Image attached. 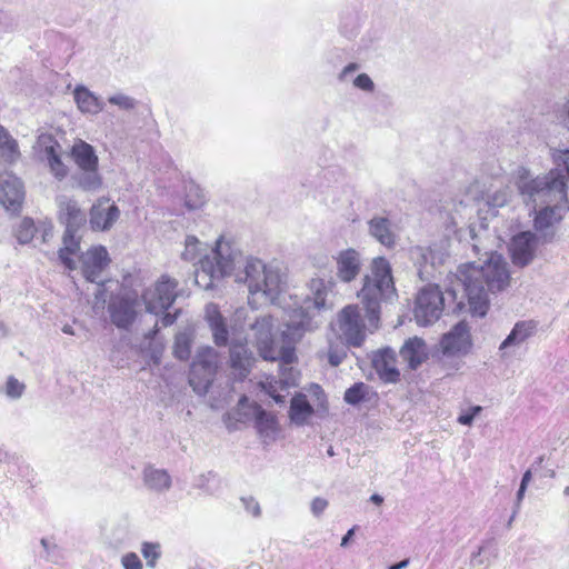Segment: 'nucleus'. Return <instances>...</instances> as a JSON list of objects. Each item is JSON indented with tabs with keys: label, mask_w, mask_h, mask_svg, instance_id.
I'll return each instance as SVG.
<instances>
[{
	"label": "nucleus",
	"mask_w": 569,
	"mask_h": 569,
	"mask_svg": "<svg viewBox=\"0 0 569 569\" xmlns=\"http://www.w3.org/2000/svg\"><path fill=\"white\" fill-rule=\"evenodd\" d=\"M355 530H356V528L353 527L347 531V533L341 539V543H340L341 547H347L349 545L352 536L355 535Z\"/></svg>",
	"instance_id": "51"
},
{
	"label": "nucleus",
	"mask_w": 569,
	"mask_h": 569,
	"mask_svg": "<svg viewBox=\"0 0 569 569\" xmlns=\"http://www.w3.org/2000/svg\"><path fill=\"white\" fill-rule=\"evenodd\" d=\"M262 388L277 403L284 402V396L280 395L279 391L287 390L288 388L281 386L280 379L266 381L262 383Z\"/></svg>",
	"instance_id": "36"
},
{
	"label": "nucleus",
	"mask_w": 569,
	"mask_h": 569,
	"mask_svg": "<svg viewBox=\"0 0 569 569\" xmlns=\"http://www.w3.org/2000/svg\"><path fill=\"white\" fill-rule=\"evenodd\" d=\"M123 569H143L142 561L136 552H127L121 557Z\"/></svg>",
	"instance_id": "39"
},
{
	"label": "nucleus",
	"mask_w": 569,
	"mask_h": 569,
	"mask_svg": "<svg viewBox=\"0 0 569 569\" xmlns=\"http://www.w3.org/2000/svg\"><path fill=\"white\" fill-rule=\"evenodd\" d=\"M24 199L23 184L11 173L0 176V202L8 210L17 211Z\"/></svg>",
	"instance_id": "17"
},
{
	"label": "nucleus",
	"mask_w": 569,
	"mask_h": 569,
	"mask_svg": "<svg viewBox=\"0 0 569 569\" xmlns=\"http://www.w3.org/2000/svg\"><path fill=\"white\" fill-rule=\"evenodd\" d=\"M567 114H568V119H569V101H568V111H567Z\"/></svg>",
	"instance_id": "64"
},
{
	"label": "nucleus",
	"mask_w": 569,
	"mask_h": 569,
	"mask_svg": "<svg viewBox=\"0 0 569 569\" xmlns=\"http://www.w3.org/2000/svg\"><path fill=\"white\" fill-rule=\"evenodd\" d=\"M139 303L136 298L113 297L108 306V312L112 323L121 329H127L137 317Z\"/></svg>",
	"instance_id": "16"
},
{
	"label": "nucleus",
	"mask_w": 569,
	"mask_h": 569,
	"mask_svg": "<svg viewBox=\"0 0 569 569\" xmlns=\"http://www.w3.org/2000/svg\"><path fill=\"white\" fill-rule=\"evenodd\" d=\"M218 366L217 352L211 347L198 350L189 372V383L198 395H206L213 381Z\"/></svg>",
	"instance_id": "7"
},
{
	"label": "nucleus",
	"mask_w": 569,
	"mask_h": 569,
	"mask_svg": "<svg viewBox=\"0 0 569 569\" xmlns=\"http://www.w3.org/2000/svg\"><path fill=\"white\" fill-rule=\"evenodd\" d=\"M328 506H329V502L327 499H325L322 497H316L312 499V501L310 503L311 513L318 518L325 512V510L328 508Z\"/></svg>",
	"instance_id": "41"
},
{
	"label": "nucleus",
	"mask_w": 569,
	"mask_h": 569,
	"mask_svg": "<svg viewBox=\"0 0 569 569\" xmlns=\"http://www.w3.org/2000/svg\"><path fill=\"white\" fill-rule=\"evenodd\" d=\"M59 149L60 144L57 141H52L50 146L46 147L44 151L51 172L58 179H62L68 174V167L62 162L59 154Z\"/></svg>",
	"instance_id": "29"
},
{
	"label": "nucleus",
	"mask_w": 569,
	"mask_h": 569,
	"mask_svg": "<svg viewBox=\"0 0 569 569\" xmlns=\"http://www.w3.org/2000/svg\"><path fill=\"white\" fill-rule=\"evenodd\" d=\"M409 565V559L401 560L398 563L391 565L388 567V569H405Z\"/></svg>",
	"instance_id": "54"
},
{
	"label": "nucleus",
	"mask_w": 569,
	"mask_h": 569,
	"mask_svg": "<svg viewBox=\"0 0 569 569\" xmlns=\"http://www.w3.org/2000/svg\"><path fill=\"white\" fill-rule=\"evenodd\" d=\"M327 453H328V456L333 457V456H335L333 448H332V447H330V448L327 450Z\"/></svg>",
	"instance_id": "61"
},
{
	"label": "nucleus",
	"mask_w": 569,
	"mask_h": 569,
	"mask_svg": "<svg viewBox=\"0 0 569 569\" xmlns=\"http://www.w3.org/2000/svg\"><path fill=\"white\" fill-rule=\"evenodd\" d=\"M482 411L481 406H473L469 409V412L472 415L473 418H476L477 415H479Z\"/></svg>",
	"instance_id": "56"
},
{
	"label": "nucleus",
	"mask_w": 569,
	"mask_h": 569,
	"mask_svg": "<svg viewBox=\"0 0 569 569\" xmlns=\"http://www.w3.org/2000/svg\"><path fill=\"white\" fill-rule=\"evenodd\" d=\"M70 154L76 164L86 172L80 179V186L89 191L99 189L102 180L98 174L99 160L93 147L79 139L73 143Z\"/></svg>",
	"instance_id": "9"
},
{
	"label": "nucleus",
	"mask_w": 569,
	"mask_h": 569,
	"mask_svg": "<svg viewBox=\"0 0 569 569\" xmlns=\"http://www.w3.org/2000/svg\"><path fill=\"white\" fill-rule=\"evenodd\" d=\"M339 331L346 343L360 347L366 338L365 325L357 306L345 307L338 317Z\"/></svg>",
	"instance_id": "11"
},
{
	"label": "nucleus",
	"mask_w": 569,
	"mask_h": 569,
	"mask_svg": "<svg viewBox=\"0 0 569 569\" xmlns=\"http://www.w3.org/2000/svg\"><path fill=\"white\" fill-rule=\"evenodd\" d=\"M110 103L112 104H117L123 109H132L134 108L136 106V102L132 98L130 97H127V96H116V97H111L109 99Z\"/></svg>",
	"instance_id": "44"
},
{
	"label": "nucleus",
	"mask_w": 569,
	"mask_h": 569,
	"mask_svg": "<svg viewBox=\"0 0 569 569\" xmlns=\"http://www.w3.org/2000/svg\"><path fill=\"white\" fill-rule=\"evenodd\" d=\"M58 258L69 270L77 268L76 259H78L83 277L94 283L102 282L101 272L110 262L108 251H58Z\"/></svg>",
	"instance_id": "6"
},
{
	"label": "nucleus",
	"mask_w": 569,
	"mask_h": 569,
	"mask_svg": "<svg viewBox=\"0 0 569 569\" xmlns=\"http://www.w3.org/2000/svg\"><path fill=\"white\" fill-rule=\"evenodd\" d=\"M399 355L411 370H416L428 359V348L423 339L413 337L405 341Z\"/></svg>",
	"instance_id": "21"
},
{
	"label": "nucleus",
	"mask_w": 569,
	"mask_h": 569,
	"mask_svg": "<svg viewBox=\"0 0 569 569\" xmlns=\"http://www.w3.org/2000/svg\"><path fill=\"white\" fill-rule=\"evenodd\" d=\"M370 232L382 246L391 247L395 243V234L390 230V223L386 218H375L370 221Z\"/></svg>",
	"instance_id": "28"
},
{
	"label": "nucleus",
	"mask_w": 569,
	"mask_h": 569,
	"mask_svg": "<svg viewBox=\"0 0 569 569\" xmlns=\"http://www.w3.org/2000/svg\"><path fill=\"white\" fill-rule=\"evenodd\" d=\"M120 217V209L109 198H99L91 207L89 222L92 230L107 231L112 228Z\"/></svg>",
	"instance_id": "15"
},
{
	"label": "nucleus",
	"mask_w": 569,
	"mask_h": 569,
	"mask_svg": "<svg viewBox=\"0 0 569 569\" xmlns=\"http://www.w3.org/2000/svg\"><path fill=\"white\" fill-rule=\"evenodd\" d=\"M143 485L151 491L162 493L172 486V478L166 469L146 466L142 470Z\"/></svg>",
	"instance_id": "23"
},
{
	"label": "nucleus",
	"mask_w": 569,
	"mask_h": 569,
	"mask_svg": "<svg viewBox=\"0 0 569 569\" xmlns=\"http://www.w3.org/2000/svg\"><path fill=\"white\" fill-rule=\"evenodd\" d=\"M178 311L174 313L166 312L163 317L159 320L162 327H169L173 325L177 320Z\"/></svg>",
	"instance_id": "48"
},
{
	"label": "nucleus",
	"mask_w": 569,
	"mask_h": 569,
	"mask_svg": "<svg viewBox=\"0 0 569 569\" xmlns=\"http://www.w3.org/2000/svg\"><path fill=\"white\" fill-rule=\"evenodd\" d=\"M538 327L539 322L533 319L517 321L512 327L510 333L499 346L501 357H505L507 355V350L509 348L519 347L529 339H531L532 337H535L538 332Z\"/></svg>",
	"instance_id": "19"
},
{
	"label": "nucleus",
	"mask_w": 569,
	"mask_h": 569,
	"mask_svg": "<svg viewBox=\"0 0 569 569\" xmlns=\"http://www.w3.org/2000/svg\"><path fill=\"white\" fill-rule=\"evenodd\" d=\"M122 531H123V536L119 539V541H123L127 538V536H128V527L123 526Z\"/></svg>",
	"instance_id": "59"
},
{
	"label": "nucleus",
	"mask_w": 569,
	"mask_h": 569,
	"mask_svg": "<svg viewBox=\"0 0 569 569\" xmlns=\"http://www.w3.org/2000/svg\"><path fill=\"white\" fill-rule=\"evenodd\" d=\"M141 553L147 561V566L154 568L161 557V546L159 542L144 541L141 545Z\"/></svg>",
	"instance_id": "31"
},
{
	"label": "nucleus",
	"mask_w": 569,
	"mask_h": 569,
	"mask_svg": "<svg viewBox=\"0 0 569 569\" xmlns=\"http://www.w3.org/2000/svg\"><path fill=\"white\" fill-rule=\"evenodd\" d=\"M256 428L260 436L270 437L277 430V420L272 415L259 409L256 415Z\"/></svg>",
	"instance_id": "30"
},
{
	"label": "nucleus",
	"mask_w": 569,
	"mask_h": 569,
	"mask_svg": "<svg viewBox=\"0 0 569 569\" xmlns=\"http://www.w3.org/2000/svg\"><path fill=\"white\" fill-rule=\"evenodd\" d=\"M310 289L313 298L307 299L305 306L292 311L286 329L282 331L283 346L280 348L274 341V319L271 315H263L250 325L252 342L260 357L267 361L282 360L284 363H292L296 360L295 343L299 341L306 331L313 330L316 311L326 307V286L320 279H312Z\"/></svg>",
	"instance_id": "2"
},
{
	"label": "nucleus",
	"mask_w": 569,
	"mask_h": 569,
	"mask_svg": "<svg viewBox=\"0 0 569 569\" xmlns=\"http://www.w3.org/2000/svg\"><path fill=\"white\" fill-rule=\"evenodd\" d=\"M473 419L475 418L472 417V415L468 411L463 415H460L457 420L460 425L470 426L473 422Z\"/></svg>",
	"instance_id": "50"
},
{
	"label": "nucleus",
	"mask_w": 569,
	"mask_h": 569,
	"mask_svg": "<svg viewBox=\"0 0 569 569\" xmlns=\"http://www.w3.org/2000/svg\"><path fill=\"white\" fill-rule=\"evenodd\" d=\"M559 159L566 170L567 174H563V176H565V180L567 181V179L569 178V150H565L561 153V156L559 157Z\"/></svg>",
	"instance_id": "49"
},
{
	"label": "nucleus",
	"mask_w": 569,
	"mask_h": 569,
	"mask_svg": "<svg viewBox=\"0 0 569 569\" xmlns=\"http://www.w3.org/2000/svg\"><path fill=\"white\" fill-rule=\"evenodd\" d=\"M395 295L396 289L389 262L381 257L373 259L372 274L366 276L363 287L358 295L371 326H378L380 301L391 299Z\"/></svg>",
	"instance_id": "5"
},
{
	"label": "nucleus",
	"mask_w": 569,
	"mask_h": 569,
	"mask_svg": "<svg viewBox=\"0 0 569 569\" xmlns=\"http://www.w3.org/2000/svg\"><path fill=\"white\" fill-rule=\"evenodd\" d=\"M370 500L376 505H381L383 502V498L378 493L372 495Z\"/></svg>",
	"instance_id": "55"
},
{
	"label": "nucleus",
	"mask_w": 569,
	"mask_h": 569,
	"mask_svg": "<svg viewBox=\"0 0 569 569\" xmlns=\"http://www.w3.org/2000/svg\"><path fill=\"white\" fill-rule=\"evenodd\" d=\"M526 490H527V487L526 486H522L520 485L518 491H517V495H516V501H515V515H518L519 510H520V507H521V503H522V500H523V497H525V493H526Z\"/></svg>",
	"instance_id": "47"
},
{
	"label": "nucleus",
	"mask_w": 569,
	"mask_h": 569,
	"mask_svg": "<svg viewBox=\"0 0 569 569\" xmlns=\"http://www.w3.org/2000/svg\"><path fill=\"white\" fill-rule=\"evenodd\" d=\"M173 352L176 358L186 360L190 356V339L187 333L176 336Z\"/></svg>",
	"instance_id": "33"
},
{
	"label": "nucleus",
	"mask_w": 569,
	"mask_h": 569,
	"mask_svg": "<svg viewBox=\"0 0 569 569\" xmlns=\"http://www.w3.org/2000/svg\"><path fill=\"white\" fill-rule=\"evenodd\" d=\"M240 501L249 515L254 518H259L261 516V508L257 499L253 497H242Z\"/></svg>",
	"instance_id": "40"
},
{
	"label": "nucleus",
	"mask_w": 569,
	"mask_h": 569,
	"mask_svg": "<svg viewBox=\"0 0 569 569\" xmlns=\"http://www.w3.org/2000/svg\"><path fill=\"white\" fill-rule=\"evenodd\" d=\"M280 361V370H279V378L280 383L284 388H290L292 386L297 385V372L296 370L290 367L291 363H284L282 360Z\"/></svg>",
	"instance_id": "35"
},
{
	"label": "nucleus",
	"mask_w": 569,
	"mask_h": 569,
	"mask_svg": "<svg viewBox=\"0 0 569 569\" xmlns=\"http://www.w3.org/2000/svg\"><path fill=\"white\" fill-rule=\"evenodd\" d=\"M483 547H479L477 551L471 555L470 565L472 567L489 566L490 561L488 558L482 557Z\"/></svg>",
	"instance_id": "45"
},
{
	"label": "nucleus",
	"mask_w": 569,
	"mask_h": 569,
	"mask_svg": "<svg viewBox=\"0 0 569 569\" xmlns=\"http://www.w3.org/2000/svg\"><path fill=\"white\" fill-rule=\"evenodd\" d=\"M59 219L66 223L62 249H79L80 236L78 228L83 223L84 218L77 202L73 200L61 202Z\"/></svg>",
	"instance_id": "12"
},
{
	"label": "nucleus",
	"mask_w": 569,
	"mask_h": 569,
	"mask_svg": "<svg viewBox=\"0 0 569 569\" xmlns=\"http://www.w3.org/2000/svg\"><path fill=\"white\" fill-rule=\"evenodd\" d=\"M74 100L81 112L98 113L102 106L99 99L84 87H77L74 90Z\"/></svg>",
	"instance_id": "27"
},
{
	"label": "nucleus",
	"mask_w": 569,
	"mask_h": 569,
	"mask_svg": "<svg viewBox=\"0 0 569 569\" xmlns=\"http://www.w3.org/2000/svg\"><path fill=\"white\" fill-rule=\"evenodd\" d=\"M537 240V236L532 231H521L511 238V249H531Z\"/></svg>",
	"instance_id": "32"
},
{
	"label": "nucleus",
	"mask_w": 569,
	"mask_h": 569,
	"mask_svg": "<svg viewBox=\"0 0 569 569\" xmlns=\"http://www.w3.org/2000/svg\"><path fill=\"white\" fill-rule=\"evenodd\" d=\"M62 331L67 335H74L72 327L69 325L63 326Z\"/></svg>",
	"instance_id": "58"
},
{
	"label": "nucleus",
	"mask_w": 569,
	"mask_h": 569,
	"mask_svg": "<svg viewBox=\"0 0 569 569\" xmlns=\"http://www.w3.org/2000/svg\"><path fill=\"white\" fill-rule=\"evenodd\" d=\"M440 348L445 356L462 357L470 352L472 339L470 327L466 321H459L445 333L440 340Z\"/></svg>",
	"instance_id": "13"
},
{
	"label": "nucleus",
	"mask_w": 569,
	"mask_h": 569,
	"mask_svg": "<svg viewBox=\"0 0 569 569\" xmlns=\"http://www.w3.org/2000/svg\"><path fill=\"white\" fill-rule=\"evenodd\" d=\"M254 361L256 358L247 347V342L232 338L230 343V365L239 380L247 378Z\"/></svg>",
	"instance_id": "18"
},
{
	"label": "nucleus",
	"mask_w": 569,
	"mask_h": 569,
	"mask_svg": "<svg viewBox=\"0 0 569 569\" xmlns=\"http://www.w3.org/2000/svg\"><path fill=\"white\" fill-rule=\"evenodd\" d=\"M531 479H532L531 470H527V471L522 475V479H521L520 485L528 487V485H529V482L531 481Z\"/></svg>",
	"instance_id": "53"
},
{
	"label": "nucleus",
	"mask_w": 569,
	"mask_h": 569,
	"mask_svg": "<svg viewBox=\"0 0 569 569\" xmlns=\"http://www.w3.org/2000/svg\"><path fill=\"white\" fill-rule=\"evenodd\" d=\"M177 281L162 276L153 288L147 289L143 295L147 311L159 315L169 309L177 298Z\"/></svg>",
	"instance_id": "10"
},
{
	"label": "nucleus",
	"mask_w": 569,
	"mask_h": 569,
	"mask_svg": "<svg viewBox=\"0 0 569 569\" xmlns=\"http://www.w3.org/2000/svg\"><path fill=\"white\" fill-rule=\"evenodd\" d=\"M355 86L365 91H373L375 84L367 73H360L353 81Z\"/></svg>",
	"instance_id": "43"
},
{
	"label": "nucleus",
	"mask_w": 569,
	"mask_h": 569,
	"mask_svg": "<svg viewBox=\"0 0 569 569\" xmlns=\"http://www.w3.org/2000/svg\"><path fill=\"white\" fill-rule=\"evenodd\" d=\"M336 268L337 277L341 281H352L361 269V259L358 251H339L336 257Z\"/></svg>",
	"instance_id": "22"
},
{
	"label": "nucleus",
	"mask_w": 569,
	"mask_h": 569,
	"mask_svg": "<svg viewBox=\"0 0 569 569\" xmlns=\"http://www.w3.org/2000/svg\"><path fill=\"white\" fill-rule=\"evenodd\" d=\"M445 306L443 293L438 286L428 284L423 287L416 297L413 316L420 327H427L442 315Z\"/></svg>",
	"instance_id": "8"
},
{
	"label": "nucleus",
	"mask_w": 569,
	"mask_h": 569,
	"mask_svg": "<svg viewBox=\"0 0 569 569\" xmlns=\"http://www.w3.org/2000/svg\"><path fill=\"white\" fill-rule=\"evenodd\" d=\"M198 243V239L194 237H188L186 240V247H192Z\"/></svg>",
	"instance_id": "57"
},
{
	"label": "nucleus",
	"mask_w": 569,
	"mask_h": 569,
	"mask_svg": "<svg viewBox=\"0 0 569 569\" xmlns=\"http://www.w3.org/2000/svg\"><path fill=\"white\" fill-rule=\"evenodd\" d=\"M511 260L518 267L528 266L535 258V251H511Z\"/></svg>",
	"instance_id": "38"
},
{
	"label": "nucleus",
	"mask_w": 569,
	"mask_h": 569,
	"mask_svg": "<svg viewBox=\"0 0 569 569\" xmlns=\"http://www.w3.org/2000/svg\"><path fill=\"white\" fill-rule=\"evenodd\" d=\"M367 386L363 382H357L345 392V401L349 405H358L365 399Z\"/></svg>",
	"instance_id": "34"
},
{
	"label": "nucleus",
	"mask_w": 569,
	"mask_h": 569,
	"mask_svg": "<svg viewBox=\"0 0 569 569\" xmlns=\"http://www.w3.org/2000/svg\"><path fill=\"white\" fill-rule=\"evenodd\" d=\"M563 493H565V496H568V497H569V486H567V487L565 488Z\"/></svg>",
	"instance_id": "62"
},
{
	"label": "nucleus",
	"mask_w": 569,
	"mask_h": 569,
	"mask_svg": "<svg viewBox=\"0 0 569 569\" xmlns=\"http://www.w3.org/2000/svg\"><path fill=\"white\" fill-rule=\"evenodd\" d=\"M522 192L530 197H539L542 202L552 203L536 212L533 227L537 231H546L559 223L569 211L567 184L562 170L557 167L541 177L527 182Z\"/></svg>",
	"instance_id": "4"
},
{
	"label": "nucleus",
	"mask_w": 569,
	"mask_h": 569,
	"mask_svg": "<svg viewBox=\"0 0 569 569\" xmlns=\"http://www.w3.org/2000/svg\"><path fill=\"white\" fill-rule=\"evenodd\" d=\"M37 234L41 237V243L48 244L53 238V223L49 219L37 223L30 217H24L13 230V236L20 244H29Z\"/></svg>",
	"instance_id": "14"
},
{
	"label": "nucleus",
	"mask_w": 569,
	"mask_h": 569,
	"mask_svg": "<svg viewBox=\"0 0 569 569\" xmlns=\"http://www.w3.org/2000/svg\"><path fill=\"white\" fill-rule=\"evenodd\" d=\"M313 408L303 393L296 395L290 402L289 417L292 423L303 426L312 416Z\"/></svg>",
	"instance_id": "25"
},
{
	"label": "nucleus",
	"mask_w": 569,
	"mask_h": 569,
	"mask_svg": "<svg viewBox=\"0 0 569 569\" xmlns=\"http://www.w3.org/2000/svg\"><path fill=\"white\" fill-rule=\"evenodd\" d=\"M487 258L459 267L458 278L462 282L470 311L483 317L489 309V293H498L510 286L508 262L497 251L486 252Z\"/></svg>",
	"instance_id": "3"
},
{
	"label": "nucleus",
	"mask_w": 569,
	"mask_h": 569,
	"mask_svg": "<svg viewBox=\"0 0 569 569\" xmlns=\"http://www.w3.org/2000/svg\"><path fill=\"white\" fill-rule=\"evenodd\" d=\"M207 320L213 335V341L218 347H226L229 343V331L223 317L216 305H208L206 309Z\"/></svg>",
	"instance_id": "24"
},
{
	"label": "nucleus",
	"mask_w": 569,
	"mask_h": 569,
	"mask_svg": "<svg viewBox=\"0 0 569 569\" xmlns=\"http://www.w3.org/2000/svg\"><path fill=\"white\" fill-rule=\"evenodd\" d=\"M41 543H42L43 547H47V540L46 539H42Z\"/></svg>",
	"instance_id": "63"
},
{
	"label": "nucleus",
	"mask_w": 569,
	"mask_h": 569,
	"mask_svg": "<svg viewBox=\"0 0 569 569\" xmlns=\"http://www.w3.org/2000/svg\"><path fill=\"white\" fill-rule=\"evenodd\" d=\"M516 516H517V515H515V511H513V512H512V515H511V517H510V519H509V520H508V522H507V527H508V528H510V527L512 526V522H513V520H515Z\"/></svg>",
	"instance_id": "60"
},
{
	"label": "nucleus",
	"mask_w": 569,
	"mask_h": 569,
	"mask_svg": "<svg viewBox=\"0 0 569 569\" xmlns=\"http://www.w3.org/2000/svg\"><path fill=\"white\" fill-rule=\"evenodd\" d=\"M345 356H346L345 352H338L332 347H330L328 358H329V362L331 366H333V367L339 366L342 362Z\"/></svg>",
	"instance_id": "46"
},
{
	"label": "nucleus",
	"mask_w": 569,
	"mask_h": 569,
	"mask_svg": "<svg viewBox=\"0 0 569 569\" xmlns=\"http://www.w3.org/2000/svg\"><path fill=\"white\" fill-rule=\"evenodd\" d=\"M358 68L359 66L357 63L351 62L343 68L341 76L345 77L348 73L356 71Z\"/></svg>",
	"instance_id": "52"
},
{
	"label": "nucleus",
	"mask_w": 569,
	"mask_h": 569,
	"mask_svg": "<svg viewBox=\"0 0 569 569\" xmlns=\"http://www.w3.org/2000/svg\"><path fill=\"white\" fill-rule=\"evenodd\" d=\"M396 352L391 348L381 349L373 355L372 366L383 382L399 381L400 372L396 367Z\"/></svg>",
	"instance_id": "20"
},
{
	"label": "nucleus",
	"mask_w": 569,
	"mask_h": 569,
	"mask_svg": "<svg viewBox=\"0 0 569 569\" xmlns=\"http://www.w3.org/2000/svg\"><path fill=\"white\" fill-rule=\"evenodd\" d=\"M439 251H423L421 253V261H419V274L422 276L425 272L430 274V271L427 269V262L431 260V268H433V260L436 258V253Z\"/></svg>",
	"instance_id": "42"
},
{
	"label": "nucleus",
	"mask_w": 569,
	"mask_h": 569,
	"mask_svg": "<svg viewBox=\"0 0 569 569\" xmlns=\"http://www.w3.org/2000/svg\"><path fill=\"white\" fill-rule=\"evenodd\" d=\"M20 154L17 140L4 127L0 126V159L11 164L20 158Z\"/></svg>",
	"instance_id": "26"
},
{
	"label": "nucleus",
	"mask_w": 569,
	"mask_h": 569,
	"mask_svg": "<svg viewBox=\"0 0 569 569\" xmlns=\"http://www.w3.org/2000/svg\"><path fill=\"white\" fill-rule=\"evenodd\" d=\"M226 276L246 283L250 295L262 293L270 300H274L283 283V273L278 266L266 264L252 257L246 258L241 251H209L199 260L194 282L209 290L213 287V280Z\"/></svg>",
	"instance_id": "1"
},
{
	"label": "nucleus",
	"mask_w": 569,
	"mask_h": 569,
	"mask_svg": "<svg viewBox=\"0 0 569 569\" xmlns=\"http://www.w3.org/2000/svg\"><path fill=\"white\" fill-rule=\"evenodd\" d=\"M26 386L13 376H10L6 382V395L10 399H19L24 392Z\"/></svg>",
	"instance_id": "37"
}]
</instances>
